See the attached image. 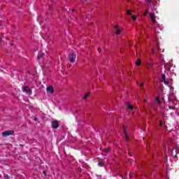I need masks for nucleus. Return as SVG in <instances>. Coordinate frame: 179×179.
<instances>
[{
    "label": "nucleus",
    "mask_w": 179,
    "mask_h": 179,
    "mask_svg": "<svg viewBox=\"0 0 179 179\" xmlns=\"http://www.w3.org/2000/svg\"><path fill=\"white\" fill-rule=\"evenodd\" d=\"M150 19L153 23H156V17L152 14H150Z\"/></svg>",
    "instance_id": "obj_9"
},
{
    "label": "nucleus",
    "mask_w": 179,
    "mask_h": 179,
    "mask_svg": "<svg viewBox=\"0 0 179 179\" xmlns=\"http://www.w3.org/2000/svg\"><path fill=\"white\" fill-rule=\"evenodd\" d=\"M123 132L124 134V139L127 142L129 141V137H128V134H127V129H125V126H123Z\"/></svg>",
    "instance_id": "obj_4"
},
{
    "label": "nucleus",
    "mask_w": 179,
    "mask_h": 179,
    "mask_svg": "<svg viewBox=\"0 0 179 179\" xmlns=\"http://www.w3.org/2000/svg\"><path fill=\"white\" fill-rule=\"evenodd\" d=\"M98 166H99V167H103V162H98Z\"/></svg>",
    "instance_id": "obj_18"
},
{
    "label": "nucleus",
    "mask_w": 179,
    "mask_h": 179,
    "mask_svg": "<svg viewBox=\"0 0 179 179\" xmlns=\"http://www.w3.org/2000/svg\"><path fill=\"white\" fill-rule=\"evenodd\" d=\"M152 53L153 54V52H155V49H152Z\"/></svg>",
    "instance_id": "obj_29"
},
{
    "label": "nucleus",
    "mask_w": 179,
    "mask_h": 179,
    "mask_svg": "<svg viewBox=\"0 0 179 179\" xmlns=\"http://www.w3.org/2000/svg\"><path fill=\"white\" fill-rule=\"evenodd\" d=\"M49 9H52V6H49Z\"/></svg>",
    "instance_id": "obj_30"
},
{
    "label": "nucleus",
    "mask_w": 179,
    "mask_h": 179,
    "mask_svg": "<svg viewBox=\"0 0 179 179\" xmlns=\"http://www.w3.org/2000/svg\"><path fill=\"white\" fill-rule=\"evenodd\" d=\"M152 63H148L146 68H148V69H150V67L152 66Z\"/></svg>",
    "instance_id": "obj_16"
},
{
    "label": "nucleus",
    "mask_w": 179,
    "mask_h": 179,
    "mask_svg": "<svg viewBox=\"0 0 179 179\" xmlns=\"http://www.w3.org/2000/svg\"><path fill=\"white\" fill-rule=\"evenodd\" d=\"M89 96H90V93H87L84 96H83V100H86L87 99V97H89Z\"/></svg>",
    "instance_id": "obj_13"
},
{
    "label": "nucleus",
    "mask_w": 179,
    "mask_h": 179,
    "mask_svg": "<svg viewBox=\"0 0 179 179\" xmlns=\"http://www.w3.org/2000/svg\"><path fill=\"white\" fill-rule=\"evenodd\" d=\"M162 82H163L164 80H166V74H162Z\"/></svg>",
    "instance_id": "obj_17"
},
{
    "label": "nucleus",
    "mask_w": 179,
    "mask_h": 179,
    "mask_svg": "<svg viewBox=\"0 0 179 179\" xmlns=\"http://www.w3.org/2000/svg\"><path fill=\"white\" fill-rule=\"evenodd\" d=\"M131 18L134 21L136 20V15H133Z\"/></svg>",
    "instance_id": "obj_21"
},
{
    "label": "nucleus",
    "mask_w": 179,
    "mask_h": 179,
    "mask_svg": "<svg viewBox=\"0 0 179 179\" xmlns=\"http://www.w3.org/2000/svg\"><path fill=\"white\" fill-rule=\"evenodd\" d=\"M22 91L28 93L29 95L31 94V90L29 87H24Z\"/></svg>",
    "instance_id": "obj_5"
},
{
    "label": "nucleus",
    "mask_w": 179,
    "mask_h": 179,
    "mask_svg": "<svg viewBox=\"0 0 179 179\" xmlns=\"http://www.w3.org/2000/svg\"><path fill=\"white\" fill-rule=\"evenodd\" d=\"M145 103H146V99L144 100Z\"/></svg>",
    "instance_id": "obj_34"
},
{
    "label": "nucleus",
    "mask_w": 179,
    "mask_h": 179,
    "mask_svg": "<svg viewBox=\"0 0 179 179\" xmlns=\"http://www.w3.org/2000/svg\"><path fill=\"white\" fill-rule=\"evenodd\" d=\"M47 92L48 93H50L51 94H52L54 93V87L52 86H49L47 88Z\"/></svg>",
    "instance_id": "obj_6"
},
{
    "label": "nucleus",
    "mask_w": 179,
    "mask_h": 179,
    "mask_svg": "<svg viewBox=\"0 0 179 179\" xmlns=\"http://www.w3.org/2000/svg\"><path fill=\"white\" fill-rule=\"evenodd\" d=\"M157 50H160V46H159V44L157 45Z\"/></svg>",
    "instance_id": "obj_25"
},
{
    "label": "nucleus",
    "mask_w": 179,
    "mask_h": 179,
    "mask_svg": "<svg viewBox=\"0 0 179 179\" xmlns=\"http://www.w3.org/2000/svg\"><path fill=\"white\" fill-rule=\"evenodd\" d=\"M13 134H15V131L13 130L5 131L2 133V136L5 138L6 136H9L10 135H13Z\"/></svg>",
    "instance_id": "obj_2"
},
{
    "label": "nucleus",
    "mask_w": 179,
    "mask_h": 179,
    "mask_svg": "<svg viewBox=\"0 0 179 179\" xmlns=\"http://www.w3.org/2000/svg\"><path fill=\"white\" fill-rule=\"evenodd\" d=\"M4 177H5V178H9V176H8V175H4Z\"/></svg>",
    "instance_id": "obj_24"
},
{
    "label": "nucleus",
    "mask_w": 179,
    "mask_h": 179,
    "mask_svg": "<svg viewBox=\"0 0 179 179\" xmlns=\"http://www.w3.org/2000/svg\"><path fill=\"white\" fill-rule=\"evenodd\" d=\"M52 124V127L54 129H57V128H59V124L58 123V121L57 120H54L51 122Z\"/></svg>",
    "instance_id": "obj_3"
},
{
    "label": "nucleus",
    "mask_w": 179,
    "mask_h": 179,
    "mask_svg": "<svg viewBox=\"0 0 179 179\" xmlns=\"http://www.w3.org/2000/svg\"><path fill=\"white\" fill-rule=\"evenodd\" d=\"M141 64H142V61L141 60V59H138L136 62V65H137V66H140Z\"/></svg>",
    "instance_id": "obj_10"
},
{
    "label": "nucleus",
    "mask_w": 179,
    "mask_h": 179,
    "mask_svg": "<svg viewBox=\"0 0 179 179\" xmlns=\"http://www.w3.org/2000/svg\"><path fill=\"white\" fill-rule=\"evenodd\" d=\"M129 156H132V155H131V154H129Z\"/></svg>",
    "instance_id": "obj_37"
},
{
    "label": "nucleus",
    "mask_w": 179,
    "mask_h": 179,
    "mask_svg": "<svg viewBox=\"0 0 179 179\" xmlns=\"http://www.w3.org/2000/svg\"><path fill=\"white\" fill-rule=\"evenodd\" d=\"M85 1H87V0H85Z\"/></svg>",
    "instance_id": "obj_38"
},
{
    "label": "nucleus",
    "mask_w": 179,
    "mask_h": 179,
    "mask_svg": "<svg viewBox=\"0 0 179 179\" xmlns=\"http://www.w3.org/2000/svg\"><path fill=\"white\" fill-rule=\"evenodd\" d=\"M168 149H169V150H170V147H169V148H168Z\"/></svg>",
    "instance_id": "obj_36"
},
{
    "label": "nucleus",
    "mask_w": 179,
    "mask_h": 179,
    "mask_svg": "<svg viewBox=\"0 0 179 179\" xmlns=\"http://www.w3.org/2000/svg\"><path fill=\"white\" fill-rule=\"evenodd\" d=\"M43 174H44L45 176H47V174L45 173V171H43Z\"/></svg>",
    "instance_id": "obj_27"
},
{
    "label": "nucleus",
    "mask_w": 179,
    "mask_h": 179,
    "mask_svg": "<svg viewBox=\"0 0 179 179\" xmlns=\"http://www.w3.org/2000/svg\"><path fill=\"white\" fill-rule=\"evenodd\" d=\"M143 86V83L140 84V87H142Z\"/></svg>",
    "instance_id": "obj_28"
},
{
    "label": "nucleus",
    "mask_w": 179,
    "mask_h": 179,
    "mask_svg": "<svg viewBox=\"0 0 179 179\" xmlns=\"http://www.w3.org/2000/svg\"><path fill=\"white\" fill-rule=\"evenodd\" d=\"M76 59V55L73 52L70 53L69 55L70 62H71V64H74Z\"/></svg>",
    "instance_id": "obj_1"
},
{
    "label": "nucleus",
    "mask_w": 179,
    "mask_h": 179,
    "mask_svg": "<svg viewBox=\"0 0 179 179\" xmlns=\"http://www.w3.org/2000/svg\"><path fill=\"white\" fill-rule=\"evenodd\" d=\"M145 1L150 3V2H152V0H145Z\"/></svg>",
    "instance_id": "obj_26"
},
{
    "label": "nucleus",
    "mask_w": 179,
    "mask_h": 179,
    "mask_svg": "<svg viewBox=\"0 0 179 179\" xmlns=\"http://www.w3.org/2000/svg\"><path fill=\"white\" fill-rule=\"evenodd\" d=\"M115 30L116 31V34L117 35L121 34V29H120V27L118 25H116L115 27Z\"/></svg>",
    "instance_id": "obj_7"
},
{
    "label": "nucleus",
    "mask_w": 179,
    "mask_h": 179,
    "mask_svg": "<svg viewBox=\"0 0 179 179\" xmlns=\"http://www.w3.org/2000/svg\"><path fill=\"white\" fill-rule=\"evenodd\" d=\"M71 12H75V9H71Z\"/></svg>",
    "instance_id": "obj_32"
},
{
    "label": "nucleus",
    "mask_w": 179,
    "mask_h": 179,
    "mask_svg": "<svg viewBox=\"0 0 179 179\" xmlns=\"http://www.w3.org/2000/svg\"><path fill=\"white\" fill-rule=\"evenodd\" d=\"M127 107H128L129 110H134V106H132L131 104H128Z\"/></svg>",
    "instance_id": "obj_14"
},
{
    "label": "nucleus",
    "mask_w": 179,
    "mask_h": 179,
    "mask_svg": "<svg viewBox=\"0 0 179 179\" xmlns=\"http://www.w3.org/2000/svg\"><path fill=\"white\" fill-rule=\"evenodd\" d=\"M34 121H37V117L34 118Z\"/></svg>",
    "instance_id": "obj_31"
},
{
    "label": "nucleus",
    "mask_w": 179,
    "mask_h": 179,
    "mask_svg": "<svg viewBox=\"0 0 179 179\" xmlns=\"http://www.w3.org/2000/svg\"><path fill=\"white\" fill-rule=\"evenodd\" d=\"M110 150H111V148H105L104 152L105 153H110Z\"/></svg>",
    "instance_id": "obj_12"
},
{
    "label": "nucleus",
    "mask_w": 179,
    "mask_h": 179,
    "mask_svg": "<svg viewBox=\"0 0 179 179\" xmlns=\"http://www.w3.org/2000/svg\"><path fill=\"white\" fill-rule=\"evenodd\" d=\"M127 15L131 16V15H132V11H131V10H127Z\"/></svg>",
    "instance_id": "obj_15"
},
{
    "label": "nucleus",
    "mask_w": 179,
    "mask_h": 179,
    "mask_svg": "<svg viewBox=\"0 0 179 179\" xmlns=\"http://www.w3.org/2000/svg\"><path fill=\"white\" fill-rule=\"evenodd\" d=\"M169 110H176L175 106H169Z\"/></svg>",
    "instance_id": "obj_22"
},
{
    "label": "nucleus",
    "mask_w": 179,
    "mask_h": 179,
    "mask_svg": "<svg viewBox=\"0 0 179 179\" xmlns=\"http://www.w3.org/2000/svg\"><path fill=\"white\" fill-rule=\"evenodd\" d=\"M159 127H163V120H159Z\"/></svg>",
    "instance_id": "obj_19"
},
{
    "label": "nucleus",
    "mask_w": 179,
    "mask_h": 179,
    "mask_svg": "<svg viewBox=\"0 0 179 179\" xmlns=\"http://www.w3.org/2000/svg\"><path fill=\"white\" fill-rule=\"evenodd\" d=\"M162 82H164V85H169V81H166V80Z\"/></svg>",
    "instance_id": "obj_23"
},
{
    "label": "nucleus",
    "mask_w": 179,
    "mask_h": 179,
    "mask_svg": "<svg viewBox=\"0 0 179 179\" xmlns=\"http://www.w3.org/2000/svg\"><path fill=\"white\" fill-rule=\"evenodd\" d=\"M44 53H43L42 52H39L38 54V61H40V59H41L43 58V57H44Z\"/></svg>",
    "instance_id": "obj_8"
},
{
    "label": "nucleus",
    "mask_w": 179,
    "mask_h": 179,
    "mask_svg": "<svg viewBox=\"0 0 179 179\" xmlns=\"http://www.w3.org/2000/svg\"><path fill=\"white\" fill-rule=\"evenodd\" d=\"M10 45H13V43H11Z\"/></svg>",
    "instance_id": "obj_35"
},
{
    "label": "nucleus",
    "mask_w": 179,
    "mask_h": 179,
    "mask_svg": "<svg viewBox=\"0 0 179 179\" xmlns=\"http://www.w3.org/2000/svg\"><path fill=\"white\" fill-rule=\"evenodd\" d=\"M149 13V10L148 9L145 10V13H144V16H146Z\"/></svg>",
    "instance_id": "obj_20"
},
{
    "label": "nucleus",
    "mask_w": 179,
    "mask_h": 179,
    "mask_svg": "<svg viewBox=\"0 0 179 179\" xmlns=\"http://www.w3.org/2000/svg\"><path fill=\"white\" fill-rule=\"evenodd\" d=\"M155 100L158 104H162V101H160V99L158 96L156 97Z\"/></svg>",
    "instance_id": "obj_11"
},
{
    "label": "nucleus",
    "mask_w": 179,
    "mask_h": 179,
    "mask_svg": "<svg viewBox=\"0 0 179 179\" xmlns=\"http://www.w3.org/2000/svg\"><path fill=\"white\" fill-rule=\"evenodd\" d=\"M98 51H99V52H100V48H98Z\"/></svg>",
    "instance_id": "obj_33"
}]
</instances>
